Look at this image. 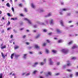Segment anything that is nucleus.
I'll use <instances>...</instances> for the list:
<instances>
[{"mask_svg":"<svg viewBox=\"0 0 78 78\" xmlns=\"http://www.w3.org/2000/svg\"><path fill=\"white\" fill-rule=\"evenodd\" d=\"M62 51L63 53H67L69 52V50L67 49L62 50Z\"/></svg>","mask_w":78,"mask_h":78,"instance_id":"nucleus-1","label":"nucleus"},{"mask_svg":"<svg viewBox=\"0 0 78 78\" xmlns=\"http://www.w3.org/2000/svg\"><path fill=\"white\" fill-rule=\"evenodd\" d=\"M49 61L50 65H53V63H54V62H53V61H52V60L50 58L49 60Z\"/></svg>","mask_w":78,"mask_h":78,"instance_id":"nucleus-2","label":"nucleus"},{"mask_svg":"<svg viewBox=\"0 0 78 78\" xmlns=\"http://www.w3.org/2000/svg\"><path fill=\"white\" fill-rule=\"evenodd\" d=\"M67 62V66H72V64L70 63V62L69 61H68Z\"/></svg>","mask_w":78,"mask_h":78,"instance_id":"nucleus-3","label":"nucleus"},{"mask_svg":"<svg viewBox=\"0 0 78 78\" xmlns=\"http://www.w3.org/2000/svg\"><path fill=\"white\" fill-rule=\"evenodd\" d=\"M1 55H2V58H3V59H5V56H7L8 55L7 54H6L5 55H3V53L2 52L1 53Z\"/></svg>","mask_w":78,"mask_h":78,"instance_id":"nucleus-4","label":"nucleus"},{"mask_svg":"<svg viewBox=\"0 0 78 78\" xmlns=\"http://www.w3.org/2000/svg\"><path fill=\"white\" fill-rule=\"evenodd\" d=\"M50 23L51 25H53V20L52 19L50 20Z\"/></svg>","mask_w":78,"mask_h":78,"instance_id":"nucleus-5","label":"nucleus"},{"mask_svg":"<svg viewBox=\"0 0 78 78\" xmlns=\"http://www.w3.org/2000/svg\"><path fill=\"white\" fill-rule=\"evenodd\" d=\"M35 48H37V49H38V48H40V46H38V45L37 44H36L35 45Z\"/></svg>","mask_w":78,"mask_h":78,"instance_id":"nucleus-6","label":"nucleus"},{"mask_svg":"<svg viewBox=\"0 0 78 78\" xmlns=\"http://www.w3.org/2000/svg\"><path fill=\"white\" fill-rule=\"evenodd\" d=\"M60 22L62 26V27H64V23H63V22L62 21H60Z\"/></svg>","mask_w":78,"mask_h":78,"instance_id":"nucleus-7","label":"nucleus"},{"mask_svg":"<svg viewBox=\"0 0 78 78\" xmlns=\"http://www.w3.org/2000/svg\"><path fill=\"white\" fill-rule=\"evenodd\" d=\"M78 48V46L76 45H74L72 49H75V48Z\"/></svg>","mask_w":78,"mask_h":78,"instance_id":"nucleus-8","label":"nucleus"},{"mask_svg":"<svg viewBox=\"0 0 78 78\" xmlns=\"http://www.w3.org/2000/svg\"><path fill=\"white\" fill-rule=\"evenodd\" d=\"M1 49H4V48H6V46L4 45L3 46H2L1 47Z\"/></svg>","mask_w":78,"mask_h":78,"instance_id":"nucleus-9","label":"nucleus"},{"mask_svg":"<svg viewBox=\"0 0 78 78\" xmlns=\"http://www.w3.org/2000/svg\"><path fill=\"white\" fill-rule=\"evenodd\" d=\"M14 53H13L11 54V59H13V58H14Z\"/></svg>","mask_w":78,"mask_h":78,"instance_id":"nucleus-10","label":"nucleus"},{"mask_svg":"<svg viewBox=\"0 0 78 78\" xmlns=\"http://www.w3.org/2000/svg\"><path fill=\"white\" fill-rule=\"evenodd\" d=\"M56 31L58 33H61V31L59 29H57L56 30Z\"/></svg>","mask_w":78,"mask_h":78,"instance_id":"nucleus-11","label":"nucleus"},{"mask_svg":"<svg viewBox=\"0 0 78 78\" xmlns=\"http://www.w3.org/2000/svg\"><path fill=\"white\" fill-rule=\"evenodd\" d=\"M23 56V58H24V59H26V58H27V54H24Z\"/></svg>","mask_w":78,"mask_h":78,"instance_id":"nucleus-12","label":"nucleus"},{"mask_svg":"<svg viewBox=\"0 0 78 78\" xmlns=\"http://www.w3.org/2000/svg\"><path fill=\"white\" fill-rule=\"evenodd\" d=\"M38 64V62H36L34 63V67H36V65H37Z\"/></svg>","mask_w":78,"mask_h":78,"instance_id":"nucleus-13","label":"nucleus"},{"mask_svg":"<svg viewBox=\"0 0 78 78\" xmlns=\"http://www.w3.org/2000/svg\"><path fill=\"white\" fill-rule=\"evenodd\" d=\"M19 48V46H16L15 47H14L15 50H16Z\"/></svg>","mask_w":78,"mask_h":78,"instance_id":"nucleus-14","label":"nucleus"},{"mask_svg":"<svg viewBox=\"0 0 78 78\" xmlns=\"http://www.w3.org/2000/svg\"><path fill=\"white\" fill-rule=\"evenodd\" d=\"M31 6L33 8H34L35 6H34V5L32 3L31 4Z\"/></svg>","mask_w":78,"mask_h":78,"instance_id":"nucleus-15","label":"nucleus"},{"mask_svg":"<svg viewBox=\"0 0 78 78\" xmlns=\"http://www.w3.org/2000/svg\"><path fill=\"white\" fill-rule=\"evenodd\" d=\"M20 56V55H15V58H18V57Z\"/></svg>","mask_w":78,"mask_h":78,"instance_id":"nucleus-16","label":"nucleus"},{"mask_svg":"<svg viewBox=\"0 0 78 78\" xmlns=\"http://www.w3.org/2000/svg\"><path fill=\"white\" fill-rule=\"evenodd\" d=\"M10 22L9 21H8V23H7V24H6L7 26H9V25H10Z\"/></svg>","mask_w":78,"mask_h":78,"instance_id":"nucleus-17","label":"nucleus"},{"mask_svg":"<svg viewBox=\"0 0 78 78\" xmlns=\"http://www.w3.org/2000/svg\"><path fill=\"white\" fill-rule=\"evenodd\" d=\"M51 16V13H49L48 14V15L47 16H45V17H47L48 16L49 17V16Z\"/></svg>","mask_w":78,"mask_h":78,"instance_id":"nucleus-18","label":"nucleus"},{"mask_svg":"<svg viewBox=\"0 0 78 78\" xmlns=\"http://www.w3.org/2000/svg\"><path fill=\"white\" fill-rule=\"evenodd\" d=\"M40 36H41L40 34L36 36L35 37L36 39H37V38H38V37H40Z\"/></svg>","mask_w":78,"mask_h":78,"instance_id":"nucleus-19","label":"nucleus"},{"mask_svg":"<svg viewBox=\"0 0 78 78\" xmlns=\"http://www.w3.org/2000/svg\"><path fill=\"white\" fill-rule=\"evenodd\" d=\"M48 75H50V76H51V72H49L48 73Z\"/></svg>","mask_w":78,"mask_h":78,"instance_id":"nucleus-20","label":"nucleus"},{"mask_svg":"<svg viewBox=\"0 0 78 78\" xmlns=\"http://www.w3.org/2000/svg\"><path fill=\"white\" fill-rule=\"evenodd\" d=\"M6 5L7 6H8V7H10V5H9V3H7Z\"/></svg>","mask_w":78,"mask_h":78,"instance_id":"nucleus-21","label":"nucleus"},{"mask_svg":"<svg viewBox=\"0 0 78 78\" xmlns=\"http://www.w3.org/2000/svg\"><path fill=\"white\" fill-rule=\"evenodd\" d=\"M46 52L47 53H49V50L47 49H46Z\"/></svg>","mask_w":78,"mask_h":78,"instance_id":"nucleus-22","label":"nucleus"},{"mask_svg":"<svg viewBox=\"0 0 78 78\" xmlns=\"http://www.w3.org/2000/svg\"><path fill=\"white\" fill-rule=\"evenodd\" d=\"M67 71H68L69 72H72V70L70 69H68L66 70Z\"/></svg>","mask_w":78,"mask_h":78,"instance_id":"nucleus-23","label":"nucleus"},{"mask_svg":"<svg viewBox=\"0 0 78 78\" xmlns=\"http://www.w3.org/2000/svg\"><path fill=\"white\" fill-rule=\"evenodd\" d=\"M73 43V41H71L69 42V43H68V44L69 45H70V44H72Z\"/></svg>","mask_w":78,"mask_h":78,"instance_id":"nucleus-24","label":"nucleus"},{"mask_svg":"<svg viewBox=\"0 0 78 78\" xmlns=\"http://www.w3.org/2000/svg\"><path fill=\"white\" fill-rule=\"evenodd\" d=\"M2 75L3 74L2 73L0 74V78H2Z\"/></svg>","mask_w":78,"mask_h":78,"instance_id":"nucleus-25","label":"nucleus"},{"mask_svg":"<svg viewBox=\"0 0 78 78\" xmlns=\"http://www.w3.org/2000/svg\"><path fill=\"white\" fill-rule=\"evenodd\" d=\"M73 76V75L72 74H70L69 75V76H70L71 78H72Z\"/></svg>","mask_w":78,"mask_h":78,"instance_id":"nucleus-26","label":"nucleus"},{"mask_svg":"<svg viewBox=\"0 0 78 78\" xmlns=\"http://www.w3.org/2000/svg\"><path fill=\"white\" fill-rule=\"evenodd\" d=\"M72 59H76V58L75 57H72L71 58Z\"/></svg>","mask_w":78,"mask_h":78,"instance_id":"nucleus-27","label":"nucleus"},{"mask_svg":"<svg viewBox=\"0 0 78 78\" xmlns=\"http://www.w3.org/2000/svg\"><path fill=\"white\" fill-rule=\"evenodd\" d=\"M52 52H53V53H56L57 52L56 51L54 50H52Z\"/></svg>","mask_w":78,"mask_h":78,"instance_id":"nucleus-28","label":"nucleus"},{"mask_svg":"<svg viewBox=\"0 0 78 78\" xmlns=\"http://www.w3.org/2000/svg\"><path fill=\"white\" fill-rule=\"evenodd\" d=\"M37 72V70H35L33 72V73H34V74H35L36 72Z\"/></svg>","mask_w":78,"mask_h":78,"instance_id":"nucleus-29","label":"nucleus"},{"mask_svg":"<svg viewBox=\"0 0 78 78\" xmlns=\"http://www.w3.org/2000/svg\"><path fill=\"white\" fill-rule=\"evenodd\" d=\"M28 22L30 24H31V21H30V20H28Z\"/></svg>","mask_w":78,"mask_h":78,"instance_id":"nucleus-30","label":"nucleus"},{"mask_svg":"<svg viewBox=\"0 0 78 78\" xmlns=\"http://www.w3.org/2000/svg\"><path fill=\"white\" fill-rule=\"evenodd\" d=\"M12 10L13 11V12H14V9L13 7H12Z\"/></svg>","mask_w":78,"mask_h":78,"instance_id":"nucleus-31","label":"nucleus"},{"mask_svg":"<svg viewBox=\"0 0 78 78\" xmlns=\"http://www.w3.org/2000/svg\"><path fill=\"white\" fill-rule=\"evenodd\" d=\"M58 43H61V42H62V41L61 40H60L58 41Z\"/></svg>","mask_w":78,"mask_h":78,"instance_id":"nucleus-32","label":"nucleus"},{"mask_svg":"<svg viewBox=\"0 0 78 78\" xmlns=\"http://www.w3.org/2000/svg\"><path fill=\"white\" fill-rule=\"evenodd\" d=\"M19 6H20V7H22V4H20L19 5Z\"/></svg>","mask_w":78,"mask_h":78,"instance_id":"nucleus-33","label":"nucleus"},{"mask_svg":"<svg viewBox=\"0 0 78 78\" xmlns=\"http://www.w3.org/2000/svg\"><path fill=\"white\" fill-rule=\"evenodd\" d=\"M40 64L41 66H43V65L44 64V62H41V63Z\"/></svg>","mask_w":78,"mask_h":78,"instance_id":"nucleus-34","label":"nucleus"},{"mask_svg":"<svg viewBox=\"0 0 78 78\" xmlns=\"http://www.w3.org/2000/svg\"><path fill=\"white\" fill-rule=\"evenodd\" d=\"M7 14L8 16H9V17H11V16L9 13H7Z\"/></svg>","mask_w":78,"mask_h":78,"instance_id":"nucleus-35","label":"nucleus"},{"mask_svg":"<svg viewBox=\"0 0 78 78\" xmlns=\"http://www.w3.org/2000/svg\"><path fill=\"white\" fill-rule=\"evenodd\" d=\"M48 35H50L51 34H52V32H50L49 33H48Z\"/></svg>","mask_w":78,"mask_h":78,"instance_id":"nucleus-36","label":"nucleus"},{"mask_svg":"<svg viewBox=\"0 0 78 78\" xmlns=\"http://www.w3.org/2000/svg\"><path fill=\"white\" fill-rule=\"evenodd\" d=\"M24 10L25 12H27V8H25Z\"/></svg>","mask_w":78,"mask_h":78,"instance_id":"nucleus-37","label":"nucleus"},{"mask_svg":"<svg viewBox=\"0 0 78 78\" xmlns=\"http://www.w3.org/2000/svg\"><path fill=\"white\" fill-rule=\"evenodd\" d=\"M30 75V73H28L26 74V76H28V75Z\"/></svg>","mask_w":78,"mask_h":78,"instance_id":"nucleus-38","label":"nucleus"},{"mask_svg":"<svg viewBox=\"0 0 78 78\" xmlns=\"http://www.w3.org/2000/svg\"><path fill=\"white\" fill-rule=\"evenodd\" d=\"M33 27H34V28H37V26H36V25H34Z\"/></svg>","mask_w":78,"mask_h":78,"instance_id":"nucleus-39","label":"nucleus"},{"mask_svg":"<svg viewBox=\"0 0 78 78\" xmlns=\"http://www.w3.org/2000/svg\"><path fill=\"white\" fill-rule=\"evenodd\" d=\"M44 32L45 33V32H47V30H46V29H44L43 30Z\"/></svg>","mask_w":78,"mask_h":78,"instance_id":"nucleus-40","label":"nucleus"},{"mask_svg":"<svg viewBox=\"0 0 78 78\" xmlns=\"http://www.w3.org/2000/svg\"><path fill=\"white\" fill-rule=\"evenodd\" d=\"M63 11H67V9H62Z\"/></svg>","mask_w":78,"mask_h":78,"instance_id":"nucleus-41","label":"nucleus"},{"mask_svg":"<svg viewBox=\"0 0 78 78\" xmlns=\"http://www.w3.org/2000/svg\"><path fill=\"white\" fill-rule=\"evenodd\" d=\"M46 41L47 42H48V43H50V41L49 40H47Z\"/></svg>","mask_w":78,"mask_h":78,"instance_id":"nucleus-42","label":"nucleus"},{"mask_svg":"<svg viewBox=\"0 0 78 78\" xmlns=\"http://www.w3.org/2000/svg\"><path fill=\"white\" fill-rule=\"evenodd\" d=\"M44 63H46V59H44Z\"/></svg>","mask_w":78,"mask_h":78,"instance_id":"nucleus-43","label":"nucleus"},{"mask_svg":"<svg viewBox=\"0 0 78 78\" xmlns=\"http://www.w3.org/2000/svg\"><path fill=\"white\" fill-rule=\"evenodd\" d=\"M10 29H11V27L8 28L7 29V30L8 31V30H9Z\"/></svg>","mask_w":78,"mask_h":78,"instance_id":"nucleus-44","label":"nucleus"},{"mask_svg":"<svg viewBox=\"0 0 78 78\" xmlns=\"http://www.w3.org/2000/svg\"><path fill=\"white\" fill-rule=\"evenodd\" d=\"M12 37H13V35H11L10 36V38H11V39H12Z\"/></svg>","mask_w":78,"mask_h":78,"instance_id":"nucleus-45","label":"nucleus"},{"mask_svg":"<svg viewBox=\"0 0 78 78\" xmlns=\"http://www.w3.org/2000/svg\"><path fill=\"white\" fill-rule=\"evenodd\" d=\"M26 37H27V35H24L23 36V38H25Z\"/></svg>","mask_w":78,"mask_h":78,"instance_id":"nucleus-46","label":"nucleus"},{"mask_svg":"<svg viewBox=\"0 0 78 78\" xmlns=\"http://www.w3.org/2000/svg\"><path fill=\"white\" fill-rule=\"evenodd\" d=\"M57 65H58V66H59V65H60V62H58L57 63Z\"/></svg>","mask_w":78,"mask_h":78,"instance_id":"nucleus-47","label":"nucleus"},{"mask_svg":"<svg viewBox=\"0 0 78 78\" xmlns=\"http://www.w3.org/2000/svg\"><path fill=\"white\" fill-rule=\"evenodd\" d=\"M26 44H27V45H30V43L28 42H27L26 43Z\"/></svg>","mask_w":78,"mask_h":78,"instance_id":"nucleus-48","label":"nucleus"},{"mask_svg":"<svg viewBox=\"0 0 78 78\" xmlns=\"http://www.w3.org/2000/svg\"><path fill=\"white\" fill-rule=\"evenodd\" d=\"M46 44H46V43H44V44H43V46H46Z\"/></svg>","mask_w":78,"mask_h":78,"instance_id":"nucleus-49","label":"nucleus"},{"mask_svg":"<svg viewBox=\"0 0 78 78\" xmlns=\"http://www.w3.org/2000/svg\"><path fill=\"white\" fill-rule=\"evenodd\" d=\"M59 75V73H57L55 74V75H56L57 76Z\"/></svg>","mask_w":78,"mask_h":78,"instance_id":"nucleus-50","label":"nucleus"},{"mask_svg":"<svg viewBox=\"0 0 78 78\" xmlns=\"http://www.w3.org/2000/svg\"><path fill=\"white\" fill-rule=\"evenodd\" d=\"M76 76H78V72H76Z\"/></svg>","mask_w":78,"mask_h":78,"instance_id":"nucleus-51","label":"nucleus"},{"mask_svg":"<svg viewBox=\"0 0 78 78\" xmlns=\"http://www.w3.org/2000/svg\"><path fill=\"white\" fill-rule=\"evenodd\" d=\"M72 21H70L68 22V23H72Z\"/></svg>","mask_w":78,"mask_h":78,"instance_id":"nucleus-52","label":"nucleus"},{"mask_svg":"<svg viewBox=\"0 0 78 78\" xmlns=\"http://www.w3.org/2000/svg\"><path fill=\"white\" fill-rule=\"evenodd\" d=\"M24 29V28H22L20 29V31H22V30H23Z\"/></svg>","mask_w":78,"mask_h":78,"instance_id":"nucleus-53","label":"nucleus"},{"mask_svg":"<svg viewBox=\"0 0 78 78\" xmlns=\"http://www.w3.org/2000/svg\"><path fill=\"white\" fill-rule=\"evenodd\" d=\"M4 30H2V31L1 32V33H4Z\"/></svg>","mask_w":78,"mask_h":78,"instance_id":"nucleus-54","label":"nucleus"},{"mask_svg":"<svg viewBox=\"0 0 78 78\" xmlns=\"http://www.w3.org/2000/svg\"><path fill=\"white\" fill-rule=\"evenodd\" d=\"M11 20H15L14 18H11Z\"/></svg>","mask_w":78,"mask_h":78,"instance_id":"nucleus-55","label":"nucleus"},{"mask_svg":"<svg viewBox=\"0 0 78 78\" xmlns=\"http://www.w3.org/2000/svg\"><path fill=\"white\" fill-rule=\"evenodd\" d=\"M39 78H44V77H42L41 76H39Z\"/></svg>","mask_w":78,"mask_h":78,"instance_id":"nucleus-56","label":"nucleus"},{"mask_svg":"<svg viewBox=\"0 0 78 78\" xmlns=\"http://www.w3.org/2000/svg\"><path fill=\"white\" fill-rule=\"evenodd\" d=\"M25 20H27V21H28V20H29L27 18H25Z\"/></svg>","mask_w":78,"mask_h":78,"instance_id":"nucleus-57","label":"nucleus"},{"mask_svg":"<svg viewBox=\"0 0 78 78\" xmlns=\"http://www.w3.org/2000/svg\"><path fill=\"white\" fill-rule=\"evenodd\" d=\"M33 32L36 33V30H34Z\"/></svg>","mask_w":78,"mask_h":78,"instance_id":"nucleus-58","label":"nucleus"},{"mask_svg":"<svg viewBox=\"0 0 78 78\" xmlns=\"http://www.w3.org/2000/svg\"><path fill=\"white\" fill-rule=\"evenodd\" d=\"M20 16H23V14H21L20 15Z\"/></svg>","mask_w":78,"mask_h":78,"instance_id":"nucleus-59","label":"nucleus"},{"mask_svg":"<svg viewBox=\"0 0 78 78\" xmlns=\"http://www.w3.org/2000/svg\"><path fill=\"white\" fill-rule=\"evenodd\" d=\"M41 12H43L44 10H40Z\"/></svg>","mask_w":78,"mask_h":78,"instance_id":"nucleus-60","label":"nucleus"},{"mask_svg":"<svg viewBox=\"0 0 78 78\" xmlns=\"http://www.w3.org/2000/svg\"><path fill=\"white\" fill-rule=\"evenodd\" d=\"M25 73H23L22 74V75H25Z\"/></svg>","mask_w":78,"mask_h":78,"instance_id":"nucleus-61","label":"nucleus"},{"mask_svg":"<svg viewBox=\"0 0 78 78\" xmlns=\"http://www.w3.org/2000/svg\"><path fill=\"white\" fill-rule=\"evenodd\" d=\"M15 19L16 20H17V18H15Z\"/></svg>","mask_w":78,"mask_h":78,"instance_id":"nucleus-62","label":"nucleus"},{"mask_svg":"<svg viewBox=\"0 0 78 78\" xmlns=\"http://www.w3.org/2000/svg\"><path fill=\"white\" fill-rule=\"evenodd\" d=\"M76 12L77 13V14H78V11H76Z\"/></svg>","mask_w":78,"mask_h":78,"instance_id":"nucleus-63","label":"nucleus"},{"mask_svg":"<svg viewBox=\"0 0 78 78\" xmlns=\"http://www.w3.org/2000/svg\"><path fill=\"white\" fill-rule=\"evenodd\" d=\"M10 43H12V41H9Z\"/></svg>","mask_w":78,"mask_h":78,"instance_id":"nucleus-64","label":"nucleus"}]
</instances>
